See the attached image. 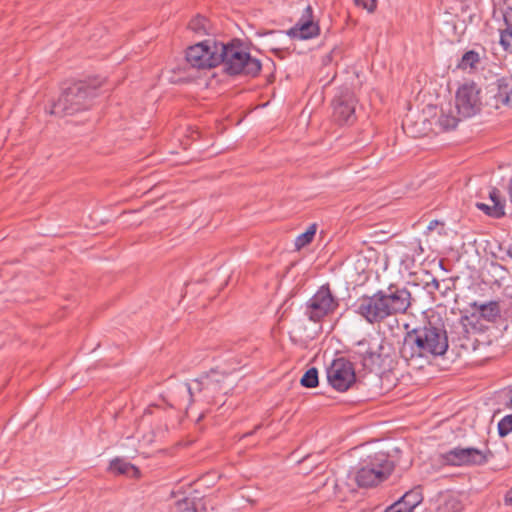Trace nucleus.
<instances>
[{"mask_svg":"<svg viewBox=\"0 0 512 512\" xmlns=\"http://www.w3.org/2000/svg\"><path fill=\"white\" fill-rule=\"evenodd\" d=\"M186 60L194 68L210 69L222 65L229 76L256 77L262 65L259 59L247 52L239 40L224 43L207 39L186 50Z\"/></svg>","mask_w":512,"mask_h":512,"instance_id":"nucleus-1","label":"nucleus"},{"mask_svg":"<svg viewBox=\"0 0 512 512\" xmlns=\"http://www.w3.org/2000/svg\"><path fill=\"white\" fill-rule=\"evenodd\" d=\"M448 348L445 324L440 317L432 316L405 333L400 355L409 366L421 369L438 357H443Z\"/></svg>","mask_w":512,"mask_h":512,"instance_id":"nucleus-2","label":"nucleus"},{"mask_svg":"<svg viewBox=\"0 0 512 512\" xmlns=\"http://www.w3.org/2000/svg\"><path fill=\"white\" fill-rule=\"evenodd\" d=\"M191 401H202L207 404H216L233 388L229 381V374L211 369L204 373L192 383L185 384Z\"/></svg>","mask_w":512,"mask_h":512,"instance_id":"nucleus-3","label":"nucleus"},{"mask_svg":"<svg viewBox=\"0 0 512 512\" xmlns=\"http://www.w3.org/2000/svg\"><path fill=\"white\" fill-rule=\"evenodd\" d=\"M395 468L388 453L379 451L359 463L355 481L359 487H373L386 480Z\"/></svg>","mask_w":512,"mask_h":512,"instance_id":"nucleus-4","label":"nucleus"},{"mask_svg":"<svg viewBox=\"0 0 512 512\" xmlns=\"http://www.w3.org/2000/svg\"><path fill=\"white\" fill-rule=\"evenodd\" d=\"M329 385L338 392H346L356 382L354 364L345 357L335 358L326 369Z\"/></svg>","mask_w":512,"mask_h":512,"instance_id":"nucleus-5","label":"nucleus"},{"mask_svg":"<svg viewBox=\"0 0 512 512\" xmlns=\"http://www.w3.org/2000/svg\"><path fill=\"white\" fill-rule=\"evenodd\" d=\"M66 115L89 108L91 100L98 96V86L77 81L66 87Z\"/></svg>","mask_w":512,"mask_h":512,"instance_id":"nucleus-6","label":"nucleus"},{"mask_svg":"<svg viewBox=\"0 0 512 512\" xmlns=\"http://www.w3.org/2000/svg\"><path fill=\"white\" fill-rule=\"evenodd\" d=\"M338 306V299L333 295L329 284H325L307 302L305 314L309 320L319 322L324 317L332 314Z\"/></svg>","mask_w":512,"mask_h":512,"instance_id":"nucleus-7","label":"nucleus"},{"mask_svg":"<svg viewBox=\"0 0 512 512\" xmlns=\"http://www.w3.org/2000/svg\"><path fill=\"white\" fill-rule=\"evenodd\" d=\"M455 107L463 118H470L481 111V88L475 82L463 83L455 95Z\"/></svg>","mask_w":512,"mask_h":512,"instance_id":"nucleus-8","label":"nucleus"},{"mask_svg":"<svg viewBox=\"0 0 512 512\" xmlns=\"http://www.w3.org/2000/svg\"><path fill=\"white\" fill-rule=\"evenodd\" d=\"M356 312L372 325L380 324L392 316L380 290L371 296L363 295L359 298Z\"/></svg>","mask_w":512,"mask_h":512,"instance_id":"nucleus-9","label":"nucleus"},{"mask_svg":"<svg viewBox=\"0 0 512 512\" xmlns=\"http://www.w3.org/2000/svg\"><path fill=\"white\" fill-rule=\"evenodd\" d=\"M357 99L348 87L340 88L332 100L333 119L340 125H350L356 120L355 108Z\"/></svg>","mask_w":512,"mask_h":512,"instance_id":"nucleus-10","label":"nucleus"},{"mask_svg":"<svg viewBox=\"0 0 512 512\" xmlns=\"http://www.w3.org/2000/svg\"><path fill=\"white\" fill-rule=\"evenodd\" d=\"M380 291L392 316L405 314L411 307L413 298L406 287L390 284L386 289H380Z\"/></svg>","mask_w":512,"mask_h":512,"instance_id":"nucleus-11","label":"nucleus"},{"mask_svg":"<svg viewBox=\"0 0 512 512\" xmlns=\"http://www.w3.org/2000/svg\"><path fill=\"white\" fill-rule=\"evenodd\" d=\"M320 28L317 22L313 21V9L308 5L299 19V21L287 31V35L291 38L301 40L311 39L318 36Z\"/></svg>","mask_w":512,"mask_h":512,"instance_id":"nucleus-12","label":"nucleus"},{"mask_svg":"<svg viewBox=\"0 0 512 512\" xmlns=\"http://www.w3.org/2000/svg\"><path fill=\"white\" fill-rule=\"evenodd\" d=\"M187 29L197 37L215 35L217 29L207 17L197 14L187 25Z\"/></svg>","mask_w":512,"mask_h":512,"instance_id":"nucleus-13","label":"nucleus"},{"mask_svg":"<svg viewBox=\"0 0 512 512\" xmlns=\"http://www.w3.org/2000/svg\"><path fill=\"white\" fill-rule=\"evenodd\" d=\"M493 452L491 450L481 451L474 447L463 448V457L465 466H482L485 465L490 458H492Z\"/></svg>","mask_w":512,"mask_h":512,"instance_id":"nucleus-14","label":"nucleus"},{"mask_svg":"<svg viewBox=\"0 0 512 512\" xmlns=\"http://www.w3.org/2000/svg\"><path fill=\"white\" fill-rule=\"evenodd\" d=\"M496 107L501 103L512 107V76L502 77L497 81V93L495 94Z\"/></svg>","mask_w":512,"mask_h":512,"instance_id":"nucleus-15","label":"nucleus"},{"mask_svg":"<svg viewBox=\"0 0 512 512\" xmlns=\"http://www.w3.org/2000/svg\"><path fill=\"white\" fill-rule=\"evenodd\" d=\"M423 501L422 489L420 486L407 491L396 503L401 504V509L405 512H413L414 509Z\"/></svg>","mask_w":512,"mask_h":512,"instance_id":"nucleus-16","label":"nucleus"},{"mask_svg":"<svg viewBox=\"0 0 512 512\" xmlns=\"http://www.w3.org/2000/svg\"><path fill=\"white\" fill-rule=\"evenodd\" d=\"M471 306L478 311L482 319L488 322H495L500 317L501 310L497 301H490L488 303L473 302Z\"/></svg>","mask_w":512,"mask_h":512,"instance_id":"nucleus-17","label":"nucleus"},{"mask_svg":"<svg viewBox=\"0 0 512 512\" xmlns=\"http://www.w3.org/2000/svg\"><path fill=\"white\" fill-rule=\"evenodd\" d=\"M109 471L117 475H126L131 478H138L140 476V470L122 458H115L111 460L109 464Z\"/></svg>","mask_w":512,"mask_h":512,"instance_id":"nucleus-18","label":"nucleus"},{"mask_svg":"<svg viewBox=\"0 0 512 512\" xmlns=\"http://www.w3.org/2000/svg\"><path fill=\"white\" fill-rule=\"evenodd\" d=\"M441 461L449 466H465L463 457V447H455L440 455Z\"/></svg>","mask_w":512,"mask_h":512,"instance_id":"nucleus-19","label":"nucleus"},{"mask_svg":"<svg viewBox=\"0 0 512 512\" xmlns=\"http://www.w3.org/2000/svg\"><path fill=\"white\" fill-rule=\"evenodd\" d=\"M381 349H383V346L381 344H379L377 348H375L372 345L370 349L367 351V354H365L364 357H362V359L360 360L362 365L370 370H372L375 366H380L382 360L379 350Z\"/></svg>","mask_w":512,"mask_h":512,"instance_id":"nucleus-20","label":"nucleus"},{"mask_svg":"<svg viewBox=\"0 0 512 512\" xmlns=\"http://www.w3.org/2000/svg\"><path fill=\"white\" fill-rule=\"evenodd\" d=\"M176 504L178 507V512H207L200 499L196 501L195 499L185 497L178 500Z\"/></svg>","mask_w":512,"mask_h":512,"instance_id":"nucleus-21","label":"nucleus"},{"mask_svg":"<svg viewBox=\"0 0 512 512\" xmlns=\"http://www.w3.org/2000/svg\"><path fill=\"white\" fill-rule=\"evenodd\" d=\"M480 63V55L474 50L465 52L458 64V68L466 70L468 68L474 69Z\"/></svg>","mask_w":512,"mask_h":512,"instance_id":"nucleus-22","label":"nucleus"},{"mask_svg":"<svg viewBox=\"0 0 512 512\" xmlns=\"http://www.w3.org/2000/svg\"><path fill=\"white\" fill-rule=\"evenodd\" d=\"M317 226L316 224H312L308 227V229L297 236L295 240V247L297 250H300L301 248L305 247L306 245L310 244L312 240L314 239V236L316 234Z\"/></svg>","mask_w":512,"mask_h":512,"instance_id":"nucleus-23","label":"nucleus"},{"mask_svg":"<svg viewBox=\"0 0 512 512\" xmlns=\"http://www.w3.org/2000/svg\"><path fill=\"white\" fill-rule=\"evenodd\" d=\"M456 328L460 329L459 333H462L463 336L458 338L459 345L461 348L468 350L470 348L475 349V342L476 340L471 339L469 331L467 329L466 324L460 321L459 325L456 326Z\"/></svg>","mask_w":512,"mask_h":512,"instance_id":"nucleus-24","label":"nucleus"},{"mask_svg":"<svg viewBox=\"0 0 512 512\" xmlns=\"http://www.w3.org/2000/svg\"><path fill=\"white\" fill-rule=\"evenodd\" d=\"M318 383V370L315 367L309 368L300 379V384L306 388H315Z\"/></svg>","mask_w":512,"mask_h":512,"instance_id":"nucleus-25","label":"nucleus"},{"mask_svg":"<svg viewBox=\"0 0 512 512\" xmlns=\"http://www.w3.org/2000/svg\"><path fill=\"white\" fill-rule=\"evenodd\" d=\"M476 207L483 211L486 215L496 219H500L505 216V210H502L500 206H490L488 204L478 202L476 203Z\"/></svg>","mask_w":512,"mask_h":512,"instance_id":"nucleus-26","label":"nucleus"},{"mask_svg":"<svg viewBox=\"0 0 512 512\" xmlns=\"http://www.w3.org/2000/svg\"><path fill=\"white\" fill-rule=\"evenodd\" d=\"M460 121V118L452 115V114H444L442 113L438 119V123L443 130H452L455 129Z\"/></svg>","mask_w":512,"mask_h":512,"instance_id":"nucleus-27","label":"nucleus"},{"mask_svg":"<svg viewBox=\"0 0 512 512\" xmlns=\"http://www.w3.org/2000/svg\"><path fill=\"white\" fill-rule=\"evenodd\" d=\"M498 435L501 438L506 437L512 433V414L504 416L497 425Z\"/></svg>","mask_w":512,"mask_h":512,"instance_id":"nucleus-28","label":"nucleus"},{"mask_svg":"<svg viewBox=\"0 0 512 512\" xmlns=\"http://www.w3.org/2000/svg\"><path fill=\"white\" fill-rule=\"evenodd\" d=\"M500 44L505 51L512 53V26H506L501 30Z\"/></svg>","mask_w":512,"mask_h":512,"instance_id":"nucleus-29","label":"nucleus"},{"mask_svg":"<svg viewBox=\"0 0 512 512\" xmlns=\"http://www.w3.org/2000/svg\"><path fill=\"white\" fill-rule=\"evenodd\" d=\"M371 346L372 344L367 339L359 340L355 344L356 349L353 351V353L359 360H361L362 357L367 354V351Z\"/></svg>","mask_w":512,"mask_h":512,"instance_id":"nucleus-30","label":"nucleus"},{"mask_svg":"<svg viewBox=\"0 0 512 512\" xmlns=\"http://www.w3.org/2000/svg\"><path fill=\"white\" fill-rule=\"evenodd\" d=\"M489 198L492 201V206H500L502 210H505V200L502 199L501 193L498 188L493 187L489 192Z\"/></svg>","mask_w":512,"mask_h":512,"instance_id":"nucleus-31","label":"nucleus"},{"mask_svg":"<svg viewBox=\"0 0 512 512\" xmlns=\"http://www.w3.org/2000/svg\"><path fill=\"white\" fill-rule=\"evenodd\" d=\"M354 3L358 7L366 9L369 13L376 10L377 0H354Z\"/></svg>","mask_w":512,"mask_h":512,"instance_id":"nucleus-32","label":"nucleus"},{"mask_svg":"<svg viewBox=\"0 0 512 512\" xmlns=\"http://www.w3.org/2000/svg\"><path fill=\"white\" fill-rule=\"evenodd\" d=\"M504 23L506 26H512V7H507L503 13Z\"/></svg>","mask_w":512,"mask_h":512,"instance_id":"nucleus-33","label":"nucleus"},{"mask_svg":"<svg viewBox=\"0 0 512 512\" xmlns=\"http://www.w3.org/2000/svg\"><path fill=\"white\" fill-rule=\"evenodd\" d=\"M384 512H405L401 509V504L394 502L390 506H388Z\"/></svg>","mask_w":512,"mask_h":512,"instance_id":"nucleus-34","label":"nucleus"},{"mask_svg":"<svg viewBox=\"0 0 512 512\" xmlns=\"http://www.w3.org/2000/svg\"><path fill=\"white\" fill-rule=\"evenodd\" d=\"M439 281L436 279V278H433L431 282H427L426 283V288L429 289L430 292H432V288L433 289H438L439 288Z\"/></svg>","mask_w":512,"mask_h":512,"instance_id":"nucleus-35","label":"nucleus"},{"mask_svg":"<svg viewBox=\"0 0 512 512\" xmlns=\"http://www.w3.org/2000/svg\"><path fill=\"white\" fill-rule=\"evenodd\" d=\"M504 503L505 505H512V487L504 496Z\"/></svg>","mask_w":512,"mask_h":512,"instance_id":"nucleus-36","label":"nucleus"},{"mask_svg":"<svg viewBox=\"0 0 512 512\" xmlns=\"http://www.w3.org/2000/svg\"><path fill=\"white\" fill-rule=\"evenodd\" d=\"M437 225H439V221H437V220H432V221L429 223V225H428L427 229H428L429 231H433V230L436 228V226H437Z\"/></svg>","mask_w":512,"mask_h":512,"instance_id":"nucleus-37","label":"nucleus"},{"mask_svg":"<svg viewBox=\"0 0 512 512\" xmlns=\"http://www.w3.org/2000/svg\"><path fill=\"white\" fill-rule=\"evenodd\" d=\"M507 396H508V402L506 404V407L512 408V388L509 389Z\"/></svg>","mask_w":512,"mask_h":512,"instance_id":"nucleus-38","label":"nucleus"},{"mask_svg":"<svg viewBox=\"0 0 512 512\" xmlns=\"http://www.w3.org/2000/svg\"><path fill=\"white\" fill-rule=\"evenodd\" d=\"M261 428V424L255 426L254 430H252L251 432H248V433H245L242 438H245V437H248L250 435H253L255 433L256 430L260 429Z\"/></svg>","mask_w":512,"mask_h":512,"instance_id":"nucleus-39","label":"nucleus"},{"mask_svg":"<svg viewBox=\"0 0 512 512\" xmlns=\"http://www.w3.org/2000/svg\"><path fill=\"white\" fill-rule=\"evenodd\" d=\"M508 194H509L510 201L512 202V176H511V179H510L509 185H508Z\"/></svg>","mask_w":512,"mask_h":512,"instance_id":"nucleus-40","label":"nucleus"},{"mask_svg":"<svg viewBox=\"0 0 512 512\" xmlns=\"http://www.w3.org/2000/svg\"><path fill=\"white\" fill-rule=\"evenodd\" d=\"M152 406L147 407L146 412L151 413Z\"/></svg>","mask_w":512,"mask_h":512,"instance_id":"nucleus-41","label":"nucleus"},{"mask_svg":"<svg viewBox=\"0 0 512 512\" xmlns=\"http://www.w3.org/2000/svg\"><path fill=\"white\" fill-rule=\"evenodd\" d=\"M363 2H369V0H362Z\"/></svg>","mask_w":512,"mask_h":512,"instance_id":"nucleus-42","label":"nucleus"}]
</instances>
